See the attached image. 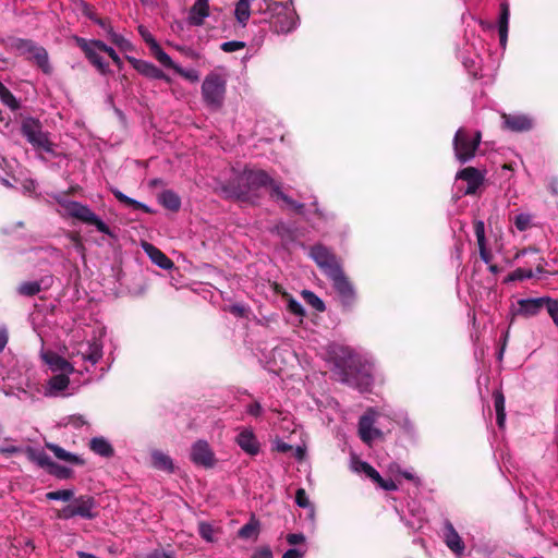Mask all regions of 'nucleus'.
<instances>
[{
	"label": "nucleus",
	"instance_id": "f257e3e1",
	"mask_svg": "<svg viewBox=\"0 0 558 558\" xmlns=\"http://www.w3.org/2000/svg\"><path fill=\"white\" fill-rule=\"evenodd\" d=\"M265 186H270L271 197L281 199L288 208L299 214H303V204L293 201L283 192H281L279 186L271 180L268 173L260 169L245 168L236 177V180L230 184L229 194L230 196L242 201H250L251 196L254 195L257 190Z\"/></svg>",
	"mask_w": 558,
	"mask_h": 558
},
{
	"label": "nucleus",
	"instance_id": "f03ea898",
	"mask_svg": "<svg viewBox=\"0 0 558 558\" xmlns=\"http://www.w3.org/2000/svg\"><path fill=\"white\" fill-rule=\"evenodd\" d=\"M105 329L93 330L89 337L82 338L78 332L66 347L70 364L82 368L80 372H89L102 357Z\"/></svg>",
	"mask_w": 558,
	"mask_h": 558
},
{
	"label": "nucleus",
	"instance_id": "7ed1b4c3",
	"mask_svg": "<svg viewBox=\"0 0 558 558\" xmlns=\"http://www.w3.org/2000/svg\"><path fill=\"white\" fill-rule=\"evenodd\" d=\"M43 361L48 365L54 375L47 381L44 395L46 397H60L68 395L65 391L70 386L69 375L74 372L70 362L52 351L41 350Z\"/></svg>",
	"mask_w": 558,
	"mask_h": 558
},
{
	"label": "nucleus",
	"instance_id": "20e7f679",
	"mask_svg": "<svg viewBox=\"0 0 558 558\" xmlns=\"http://www.w3.org/2000/svg\"><path fill=\"white\" fill-rule=\"evenodd\" d=\"M228 71L218 66L210 71L202 84V97L204 102L211 109L222 107L227 90Z\"/></svg>",
	"mask_w": 558,
	"mask_h": 558
},
{
	"label": "nucleus",
	"instance_id": "39448f33",
	"mask_svg": "<svg viewBox=\"0 0 558 558\" xmlns=\"http://www.w3.org/2000/svg\"><path fill=\"white\" fill-rule=\"evenodd\" d=\"M277 34H288L298 26L299 17L292 2H279L272 5L271 12L264 19Z\"/></svg>",
	"mask_w": 558,
	"mask_h": 558
},
{
	"label": "nucleus",
	"instance_id": "423d86ee",
	"mask_svg": "<svg viewBox=\"0 0 558 558\" xmlns=\"http://www.w3.org/2000/svg\"><path fill=\"white\" fill-rule=\"evenodd\" d=\"M7 46L19 56L33 60L44 73H51L48 53L44 47L24 38H10Z\"/></svg>",
	"mask_w": 558,
	"mask_h": 558
},
{
	"label": "nucleus",
	"instance_id": "0eeeda50",
	"mask_svg": "<svg viewBox=\"0 0 558 558\" xmlns=\"http://www.w3.org/2000/svg\"><path fill=\"white\" fill-rule=\"evenodd\" d=\"M481 140L482 135L480 132H472L468 129L460 128L453 137V150L456 158L461 163H465L473 159Z\"/></svg>",
	"mask_w": 558,
	"mask_h": 558
},
{
	"label": "nucleus",
	"instance_id": "6e6552de",
	"mask_svg": "<svg viewBox=\"0 0 558 558\" xmlns=\"http://www.w3.org/2000/svg\"><path fill=\"white\" fill-rule=\"evenodd\" d=\"M518 308L513 315L532 317L537 315L542 310L546 308L555 324H558V302L549 298L521 299L518 301Z\"/></svg>",
	"mask_w": 558,
	"mask_h": 558
},
{
	"label": "nucleus",
	"instance_id": "1a4fd4ad",
	"mask_svg": "<svg viewBox=\"0 0 558 558\" xmlns=\"http://www.w3.org/2000/svg\"><path fill=\"white\" fill-rule=\"evenodd\" d=\"M60 204L69 216L84 223L93 225L99 232L112 236L109 227L86 205L73 201H63Z\"/></svg>",
	"mask_w": 558,
	"mask_h": 558
},
{
	"label": "nucleus",
	"instance_id": "9d476101",
	"mask_svg": "<svg viewBox=\"0 0 558 558\" xmlns=\"http://www.w3.org/2000/svg\"><path fill=\"white\" fill-rule=\"evenodd\" d=\"M373 363L367 359L364 361H361L360 357L352 359V365L349 366L350 378L348 380L361 391L368 390L373 383Z\"/></svg>",
	"mask_w": 558,
	"mask_h": 558
},
{
	"label": "nucleus",
	"instance_id": "9b49d317",
	"mask_svg": "<svg viewBox=\"0 0 558 558\" xmlns=\"http://www.w3.org/2000/svg\"><path fill=\"white\" fill-rule=\"evenodd\" d=\"M21 130L22 134L35 148L46 153H53L52 143L49 141L47 134L41 131V125L38 120L33 118L24 119Z\"/></svg>",
	"mask_w": 558,
	"mask_h": 558
},
{
	"label": "nucleus",
	"instance_id": "f8f14e48",
	"mask_svg": "<svg viewBox=\"0 0 558 558\" xmlns=\"http://www.w3.org/2000/svg\"><path fill=\"white\" fill-rule=\"evenodd\" d=\"M77 46L83 50L87 60L101 73L108 71V63L102 58L105 43L100 40H88L82 37L75 38Z\"/></svg>",
	"mask_w": 558,
	"mask_h": 558
},
{
	"label": "nucleus",
	"instance_id": "ddd939ff",
	"mask_svg": "<svg viewBox=\"0 0 558 558\" xmlns=\"http://www.w3.org/2000/svg\"><path fill=\"white\" fill-rule=\"evenodd\" d=\"M190 459L194 464L205 469L214 468L217 462L211 447L206 440L202 439L192 445Z\"/></svg>",
	"mask_w": 558,
	"mask_h": 558
},
{
	"label": "nucleus",
	"instance_id": "4468645a",
	"mask_svg": "<svg viewBox=\"0 0 558 558\" xmlns=\"http://www.w3.org/2000/svg\"><path fill=\"white\" fill-rule=\"evenodd\" d=\"M377 415L378 413L371 409L360 418L359 434L361 439L367 445H371L374 440L383 436V433L374 427Z\"/></svg>",
	"mask_w": 558,
	"mask_h": 558
},
{
	"label": "nucleus",
	"instance_id": "2eb2a0df",
	"mask_svg": "<svg viewBox=\"0 0 558 558\" xmlns=\"http://www.w3.org/2000/svg\"><path fill=\"white\" fill-rule=\"evenodd\" d=\"M235 444L248 456H257L260 451V442L251 427L239 428L234 439Z\"/></svg>",
	"mask_w": 558,
	"mask_h": 558
},
{
	"label": "nucleus",
	"instance_id": "dca6fc26",
	"mask_svg": "<svg viewBox=\"0 0 558 558\" xmlns=\"http://www.w3.org/2000/svg\"><path fill=\"white\" fill-rule=\"evenodd\" d=\"M311 256L327 276H329L333 269L341 268L335 255L325 246L316 245L312 247Z\"/></svg>",
	"mask_w": 558,
	"mask_h": 558
},
{
	"label": "nucleus",
	"instance_id": "f3484780",
	"mask_svg": "<svg viewBox=\"0 0 558 558\" xmlns=\"http://www.w3.org/2000/svg\"><path fill=\"white\" fill-rule=\"evenodd\" d=\"M333 283L335 289L339 293L344 304H351L354 300V289L341 268L333 269L328 276Z\"/></svg>",
	"mask_w": 558,
	"mask_h": 558
},
{
	"label": "nucleus",
	"instance_id": "a211bd4d",
	"mask_svg": "<svg viewBox=\"0 0 558 558\" xmlns=\"http://www.w3.org/2000/svg\"><path fill=\"white\" fill-rule=\"evenodd\" d=\"M442 538L446 546L457 556L464 554L465 545L451 522L446 521L442 526Z\"/></svg>",
	"mask_w": 558,
	"mask_h": 558
},
{
	"label": "nucleus",
	"instance_id": "6ab92c4d",
	"mask_svg": "<svg viewBox=\"0 0 558 558\" xmlns=\"http://www.w3.org/2000/svg\"><path fill=\"white\" fill-rule=\"evenodd\" d=\"M129 61L140 74L146 77L169 81L168 76L151 62L135 58H129Z\"/></svg>",
	"mask_w": 558,
	"mask_h": 558
},
{
	"label": "nucleus",
	"instance_id": "aec40b11",
	"mask_svg": "<svg viewBox=\"0 0 558 558\" xmlns=\"http://www.w3.org/2000/svg\"><path fill=\"white\" fill-rule=\"evenodd\" d=\"M457 179L466 182L468 186L464 192L465 194H474L483 182L482 173L473 167L462 169L457 173Z\"/></svg>",
	"mask_w": 558,
	"mask_h": 558
},
{
	"label": "nucleus",
	"instance_id": "412c9836",
	"mask_svg": "<svg viewBox=\"0 0 558 558\" xmlns=\"http://www.w3.org/2000/svg\"><path fill=\"white\" fill-rule=\"evenodd\" d=\"M72 504L78 517L84 519H94L96 517V501L92 496L82 495L73 498Z\"/></svg>",
	"mask_w": 558,
	"mask_h": 558
},
{
	"label": "nucleus",
	"instance_id": "4be33fe9",
	"mask_svg": "<svg viewBox=\"0 0 558 558\" xmlns=\"http://www.w3.org/2000/svg\"><path fill=\"white\" fill-rule=\"evenodd\" d=\"M138 32L141 34L142 38L144 39V41L149 47L150 53L154 56V58L159 63H161V62L170 63V56L162 50L160 45L156 41L154 36L149 33V31L144 26H140Z\"/></svg>",
	"mask_w": 558,
	"mask_h": 558
},
{
	"label": "nucleus",
	"instance_id": "5701e85b",
	"mask_svg": "<svg viewBox=\"0 0 558 558\" xmlns=\"http://www.w3.org/2000/svg\"><path fill=\"white\" fill-rule=\"evenodd\" d=\"M504 125L513 132L529 131L533 126V121L525 114H502Z\"/></svg>",
	"mask_w": 558,
	"mask_h": 558
},
{
	"label": "nucleus",
	"instance_id": "b1692460",
	"mask_svg": "<svg viewBox=\"0 0 558 558\" xmlns=\"http://www.w3.org/2000/svg\"><path fill=\"white\" fill-rule=\"evenodd\" d=\"M209 15V0H196L189 13V23L201 26Z\"/></svg>",
	"mask_w": 558,
	"mask_h": 558
},
{
	"label": "nucleus",
	"instance_id": "393cba45",
	"mask_svg": "<svg viewBox=\"0 0 558 558\" xmlns=\"http://www.w3.org/2000/svg\"><path fill=\"white\" fill-rule=\"evenodd\" d=\"M144 252L149 256L151 262L159 266L162 269H171L173 267V263L170 258H168L159 248L154 246L150 243L144 242L142 244Z\"/></svg>",
	"mask_w": 558,
	"mask_h": 558
},
{
	"label": "nucleus",
	"instance_id": "a878e982",
	"mask_svg": "<svg viewBox=\"0 0 558 558\" xmlns=\"http://www.w3.org/2000/svg\"><path fill=\"white\" fill-rule=\"evenodd\" d=\"M89 449L97 456L102 458H111L114 454L113 446L110 441L102 437L96 436L89 440Z\"/></svg>",
	"mask_w": 558,
	"mask_h": 558
},
{
	"label": "nucleus",
	"instance_id": "bb28decb",
	"mask_svg": "<svg viewBox=\"0 0 558 558\" xmlns=\"http://www.w3.org/2000/svg\"><path fill=\"white\" fill-rule=\"evenodd\" d=\"M151 466L156 470L163 471L167 473L174 472V464L170 456L161 450H151L150 452Z\"/></svg>",
	"mask_w": 558,
	"mask_h": 558
},
{
	"label": "nucleus",
	"instance_id": "cd10ccee",
	"mask_svg": "<svg viewBox=\"0 0 558 558\" xmlns=\"http://www.w3.org/2000/svg\"><path fill=\"white\" fill-rule=\"evenodd\" d=\"M474 231L477 240V245L480 250V256L482 260L486 264L492 262V253L486 248V239H485V227L483 221H477L474 226Z\"/></svg>",
	"mask_w": 558,
	"mask_h": 558
},
{
	"label": "nucleus",
	"instance_id": "c85d7f7f",
	"mask_svg": "<svg viewBox=\"0 0 558 558\" xmlns=\"http://www.w3.org/2000/svg\"><path fill=\"white\" fill-rule=\"evenodd\" d=\"M24 452L29 461L43 469L48 470L52 463L51 458L43 449L26 447Z\"/></svg>",
	"mask_w": 558,
	"mask_h": 558
},
{
	"label": "nucleus",
	"instance_id": "c756f323",
	"mask_svg": "<svg viewBox=\"0 0 558 558\" xmlns=\"http://www.w3.org/2000/svg\"><path fill=\"white\" fill-rule=\"evenodd\" d=\"M46 447L59 460H62V461H65V462L72 463V464H77V465H83L85 463L83 458H81L77 454H74V453H71V452L66 451L65 449L61 448L60 446H58L56 444H50L49 442V444H46Z\"/></svg>",
	"mask_w": 558,
	"mask_h": 558
},
{
	"label": "nucleus",
	"instance_id": "7c9ffc66",
	"mask_svg": "<svg viewBox=\"0 0 558 558\" xmlns=\"http://www.w3.org/2000/svg\"><path fill=\"white\" fill-rule=\"evenodd\" d=\"M160 64L165 68L172 69L175 73H178L180 76H182L191 83H196L199 81V73L197 70L184 69L180 66L178 63H175L171 58L170 63L161 62Z\"/></svg>",
	"mask_w": 558,
	"mask_h": 558
},
{
	"label": "nucleus",
	"instance_id": "2f4dec72",
	"mask_svg": "<svg viewBox=\"0 0 558 558\" xmlns=\"http://www.w3.org/2000/svg\"><path fill=\"white\" fill-rule=\"evenodd\" d=\"M351 470L355 473H364L372 480H380V474L372 465L356 457H352L351 459Z\"/></svg>",
	"mask_w": 558,
	"mask_h": 558
},
{
	"label": "nucleus",
	"instance_id": "473e14b6",
	"mask_svg": "<svg viewBox=\"0 0 558 558\" xmlns=\"http://www.w3.org/2000/svg\"><path fill=\"white\" fill-rule=\"evenodd\" d=\"M159 203L167 209L177 211L181 206V199L177 193L166 190L158 195Z\"/></svg>",
	"mask_w": 558,
	"mask_h": 558
},
{
	"label": "nucleus",
	"instance_id": "72a5a7b5",
	"mask_svg": "<svg viewBox=\"0 0 558 558\" xmlns=\"http://www.w3.org/2000/svg\"><path fill=\"white\" fill-rule=\"evenodd\" d=\"M509 7L507 3L501 4L500 17H499V40L500 45L505 48L508 38V26H509Z\"/></svg>",
	"mask_w": 558,
	"mask_h": 558
},
{
	"label": "nucleus",
	"instance_id": "f704fd0d",
	"mask_svg": "<svg viewBox=\"0 0 558 558\" xmlns=\"http://www.w3.org/2000/svg\"><path fill=\"white\" fill-rule=\"evenodd\" d=\"M3 379L13 381L16 389L23 392H27L34 389V385L31 383L29 378L25 380L20 378V371H10L7 377H3Z\"/></svg>",
	"mask_w": 558,
	"mask_h": 558
},
{
	"label": "nucleus",
	"instance_id": "c9c22d12",
	"mask_svg": "<svg viewBox=\"0 0 558 558\" xmlns=\"http://www.w3.org/2000/svg\"><path fill=\"white\" fill-rule=\"evenodd\" d=\"M108 37L113 45L123 51H131L133 49L131 41L123 35L116 33L112 27L108 28Z\"/></svg>",
	"mask_w": 558,
	"mask_h": 558
},
{
	"label": "nucleus",
	"instance_id": "e433bc0d",
	"mask_svg": "<svg viewBox=\"0 0 558 558\" xmlns=\"http://www.w3.org/2000/svg\"><path fill=\"white\" fill-rule=\"evenodd\" d=\"M252 3L251 0H239L236 3L234 14L238 22L242 25H245L250 17V8Z\"/></svg>",
	"mask_w": 558,
	"mask_h": 558
},
{
	"label": "nucleus",
	"instance_id": "4c0bfd02",
	"mask_svg": "<svg viewBox=\"0 0 558 558\" xmlns=\"http://www.w3.org/2000/svg\"><path fill=\"white\" fill-rule=\"evenodd\" d=\"M113 195L117 197V199H119L121 203L125 204L126 206H130L134 209L144 210L145 213H151L150 208L147 205L126 196L119 190H114Z\"/></svg>",
	"mask_w": 558,
	"mask_h": 558
},
{
	"label": "nucleus",
	"instance_id": "58836bf2",
	"mask_svg": "<svg viewBox=\"0 0 558 558\" xmlns=\"http://www.w3.org/2000/svg\"><path fill=\"white\" fill-rule=\"evenodd\" d=\"M0 100L11 110H17L20 108L19 100L14 95L0 82Z\"/></svg>",
	"mask_w": 558,
	"mask_h": 558
},
{
	"label": "nucleus",
	"instance_id": "ea45409f",
	"mask_svg": "<svg viewBox=\"0 0 558 558\" xmlns=\"http://www.w3.org/2000/svg\"><path fill=\"white\" fill-rule=\"evenodd\" d=\"M46 498L49 500H61V501H70L74 498L73 489H61L56 492H49L46 494Z\"/></svg>",
	"mask_w": 558,
	"mask_h": 558
},
{
	"label": "nucleus",
	"instance_id": "a19ab883",
	"mask_svg": "<svg viewBox=\"0 0 558 558\" xmlns=\"http://www.w3.org/2000/svg\"><path fill=\"white\" fill-rule=\"evenodd\" d=\"M253 10H256L265 15V17L271 12L272 5L276 2L271 0H251Z\"/></svg>",
	"mask_w": 558,
	"mask_h": 558
},
{
	"label": "nucleus",
	"instance_id": "79ce46f5",
	"mask_svg": "<svg viewBox=\"0 0 558 558\" xmlns=\"http://www.w3.org/2000/svg\"><path fill=\"white\" fill-rule=\"evenodd\" d=\"M258 525L255 522H248L239 530V536L242 538H256Z\"/></svg>",
	"mask_w": 558,
	"mask_h": 558
},
{
	"label": "nucleus",
	"instance_id": "37998d69",
	"mask_svg": "<svg viewBox=\"0 0 558 558\" xmlns=\"http://www.w3.org/2000/svg\"><path fill=\"white\" fill-rule=\"evenodd\" d=\"M199 535L207 542H215V529L211 524L206 522H201L198 524Z\"/></svg>",
	"mask_w": 558,
	"mask_h": 558
},
{
	"label": "nucleus",
	"instance_id": "c03bdc74",
	"mask_svg": "<svg viewBox=\"0 0 558 558\" xmlns=\"http://www.w3.org/2000/svg\"><path fill=\"white\" fill-rule=\"evenodd\" d=\"M514 226L519 231H525L532 226V216L530 214H519L514 218Z\"/></svg>",
	"mask_w": 558,
	"mask_h": 558
},
{
	"label": "nucleus",
	"instance_id": "a18cd8bd",
	"mask_svg": "<svg viewBox=\"0 0 558 558\" xmlns=\"http://www.w3.org/2000/svg\"><path fill=\"white\" fill-rule=\"evenodd\" d=\"M47 471L50 474L57 476L58 478H68L72 474V471L70 469L59 465L53 461Z\"/></svg>",
	"mask_w": 558,
	"mask_h": 558
},
{
	"label": "nucleus",
	"instance_id": "49530a36",
	"mask_svg": "<svg viewBox=\"0 0 558 558\" xmlns=\"http://www.w3.org/2000/svg\"><path fill=\"white\" fill-rule=\"evenodd\" d=\"M40 290V286L37 282H24L20 286L19 291L23 295H35Z\"/></svg>",
	"mask_w": 558,
	"mask_h": 558
},
{
	"label": "nucleus",
	"instance_id": "de8ad7c7",
	"mask_svg": "<svg viewBox=\"0 0 558 558\" xmlns=\"http://www.w3.org/2000/svg\"><path fill=\"white\" fill-rule=\"evenodd\" d=\"M304 298L306 299V301L317 311L319 312H323L325 310V304L324 302L317 296L315 295L313 292H310V291H305L304 292Z\"/></svg>",
	"mask_w": 558,
	"mask_h": 558
},
{
	"label": "nucleus",
	"instance_id": "09e8293b",
	"mask_svg": "<svg viewBox=\"0 0 558 558\" xmlns=\"http://www.w3.org/2000/svg\"><path fill=\"white\" fill-rule=\"evenodd\" d=\"M533 277V271L530 270V269H523V268H518L515 269L514 271H512L508 279L510 281H515V280H524V279H530Z\"/></svg>",
	"mask_w": 558,
	"mask_h": 558
},
{
	"label": "nucleus",
	"instance_id": "8fccbe9b",
	"mask_svg": "<svg viewBox=\"0 0 558 558\" xmlns=\"http://www.w3.org/2000/svg\"><path fill=\"white\" fill-rule=\"evenodd\" d=\"M295 502L301 508H312L311 501L305 493V489L299 488L295 493Z\"/></svg>",
	"mask_w": 558,
	"mask_h": 558
},
{
	"label": "nucleus",
	"instance_id": "3c124183",
	"mask_svg": "<svg viewBox=\"0 0 558 558\" xmlns=\"http://www.w3.org/2000/svg\"><path fill=\"white\" fill-rule=\"evenodd\" d=\"M66 426H72L74 428H82L83 426L87 425V421L83 415L74 414L66 418Z\"/></svg>",
	"mask_w": 558,
	"mask_h": 558
},
{
	"label": "nucleus",
	"instance_id": "603ef678",
	"mask_svg": "<svg viewBox=\"0 0 558 558\" xmlns=\"http://www.w3.org/2000/svg\"><path fill=\"white\" fill-rule=\"evenodd\" d=\"M245 47V44L243 41L232 40V41H226L221 45V49L225 52H234L238 50H241Z\"/></svg>",
	"mask_w": 558,
	"mask_h": 558
},
{
	"label": "nucleus",
	"instance_id": "864d4df0",
	"mask_svg": "<svg viewBox=\"0 0 558 558\" xmlns=\"http://www.w3.org/2000/svg\"><path fill=\"white\" fill-rule=\"evenodd\" d=\"M75 515H77V514L75 512V508H74L73 504H70V505L63 507L61 510H59L57 512V518L63 519V520L71 519Z\"/></svg>",
	"mask_w": 558,
	"mask_h": 558
},
{
	"label": "nucleus",
	"instance_id": "5fc2aeb1",
	"mask_svg": "<svg viewBox=\"0 0 558 558\" xmlns=\"http://www.w3.org/2000/svg\"><path fill=\"white\" fill-rule=\"evenodd\" d=\"M274 450L282 453H288L290 450H293V447L283 440L276 438L272 442Z\"/></svg>",
	"mask_w": 558,
	"mask_h": 558
},
{
	"label": "nucleus",
	"instance_id": "6e6d98bb",
	"mask_svg": "<svg viewBox=\"0 0 558 558\" xmlns=\"http://www.w3.org/2000/svg\"><path fill=\"white\" fill-rule=\"evenodd\" d=\"M494 405L496 413L497 412H506L505 411V397L500 391L494 392Z\"/></svg>",
	"mask_w": 558,
	"mask_h": 558
},
{
	"label": "nucleus",
	"instance_id": "4d7b16f0",
	"mask_svg": "<svg viewBox=\"0 0 558 558\" xmlns=\"http://www.w3.org/2000/svg\"><path fill=\"white\" fill-rule=\"evenodd\" d=\"M177 50H179L182 54L192 60H198L201 58V54L190 47L177 46Z\"/></svg>",
	"mask_w": 558,
	"mask_h": 558
},
{
	"label": "nucleus",
	"instance_id": "13d9d810",
	"mask_svg": "<svg viewBox=\"0 0 558 558\" xmlns=\"http://www.w3.org/2000/svg\"><path fill=\"white\" fill-rule=\"evenodd\" d=\"M251 558H272V551L268 546L257 548Z\"/></svg>",
	"mask_w": 558,
	"mask_h": 558
},
{
	"label": "nucleus",
	"instance_id": "bf43d9fd",
	"mask_svg": "<svg viewBox=\"0 0 558 558\" xmlns=\"http://www.w3.org/2000/svg\"><path fill=\"white\" fill-rule=\"evenodd\" d=\"M145 558H174L173 551H165L161 549H155L147 554Z\"/></svg>",
	"mask_w": 558,
	"mask_h": 558
},
{
	"label": "nucleus",
	"instance_id": "052dcab7",
	"mask_svg": "<svg viewBox=\"0 0 558 558\" xmlns=\"http://www.w3.org/2000/svg\"><path fill=\"white\" fill-rule=\"evenodd\" d=\"M288 308H289V311L291 313H293V314H295L298 316H302L304 314L303 306L301 305V303H299L295 300H290L289 301Z\"/></svg>",
	"mask_w": 558,
	"mask_h": 558
},
{
	"label": "nucleus",
	"instance_id": "680f3d73",
	"mask_svg": "<svg viewBox=\"0 0 558 558\" xmlns=\"http://www.w3.org/2000/svg\"><path fill=\"white\" fill-rule=\"evenodd\" d=\"M287 542L290 545L302 544L305 542V536L301 533H291L287 535Z\"/></svg>",
	"mask_w": 558,
	"mask_h": 558
},
{
	"label": "nucleus",
	"instance_id": "e2e57ef3",
	"mask_svg": "<svg viewBox=\"0 0 558 558\" xmlns=\"http://www.w3.org/2000/svg\"><path fill=\"white\" fill-rule=\"evenodd\" d=\"M376 482L381 488L385 490H396L397 485L392 480H384L380 477V480H373Z\"/></svg>",
	"mask_w": 558,
	"mask_h": 558
},
{
	"label": "nucleus",
	"instance_id": "0e129e2a",
	"mask_svg": "<svg viewBox=\"0 0 558 558\" xmlns=\"http://www.w3.org/2000/svg\"><path fill=\"white\" fill-rule=\"evenodd\" d=\"M305 551V549L291 548L283 554L282 558H303Z\"/></svg>",
	"mask_w": 558,
	"mask_h": 558
},
{
	"label": "nucleus",
	"instance_id": "69168bd1",
	"mask_svg": "<svg viewBox=\"0 0 558 558\" xmlns=\"http://www.w3.org/2000/svg\"><path fill=\"white\" fill-rule=\"evenodd\" d=\"M102 50H104V53H107L112 59L114 64H117L118 66L121 65V63H122L121 58L118 56V53L114 51L113 48H111L105 44V48Z\"/></svg>",
	"mask_w": 558,
	"mask_h": 558
},
{
	"label": "nucleus",
	"instance_id": "338daca9",
	"mask_svg": "<svg viewBox=\"0 0 558 558\" xmlns=\"http://www.w3.org/2000/svg\"><path fill=\"white\" fill-rule=\"evenodd\" d=\"M102 50H104V53H107L112 59L114 64H117L118 66L121 65V63H122L121 58L118 56V53L114 51L113 48H111L105 44V48Z\"/></svg>",
	"mask_w": 558,
	"mask_h": 558
},
{
	"label": "nucleus",
	"instance_id": "774afa93",
	"mask_svg": "<svg viewBox=\"0 0 558 558\" xmlns=\"http://www.w3.org/2000/svg\"><path fill=\"white\" fill-rule=\"evenodd\" d=\"M290 452L296 460L302 461L305 458L306 449L304 446H298L293 448V450H290Z\"/></svg>",
	"mask_w": 558,
	"mask_h": 558
}]
</instances>
